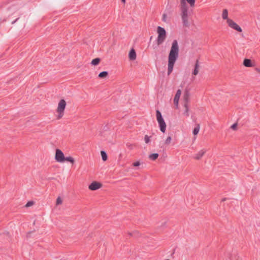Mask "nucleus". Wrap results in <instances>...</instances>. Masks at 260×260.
I'll use <instances>...</instances> for the list:
<instances>
[{"label": "nucleus", "instance_id": "1", "mask_svg": "<svg viewBox=\"0 0 260 260\" xmlns=\"http://www.w3.org/2000/svg\"><path fill=\"white\" fill-rule=\"evenodd\" d=\"M179 48L178 43L176 40H174L172 43L171 47L168 55V75H170L173 71L175 63L179 56Z\"/></svg>", "mask_w": 260, "mask_h": 260}, {"label": "nucleus", "instance_id": "2", "mask_svg": "<svg viewBox=\"0 0 260 260\" xmlns=\"http://www.w3.org/2000/svg\"><path fill=\"white\" fill-rule=\"evenodd\" d=\"M54 158L58 163H63L64 161H68L72 165L75 163V159L73 157L71 156L65 157L63 152L59 149L55 150Z\"/></svg>", "mask_w": 260, "mask_h": 260}, {"label": "nucleus", "instance_id": "3", "mask_svg": "<svg viewBox=\"0 0 260 260\" xmlns=\"http://www.w3.org/2000/svg\"><path fill=\"white\" fill-rule=\"evenodd\" d=\"M157 37L156 42L158 45L162 44L167 38V32L165 29L161 26H158L156 29Z\"/></svg>", "mask_w": 260, "mask_h": 260}, {"label": "nucleus", "instance_id": "4", "mask_svg": "<svg viewBox=\"0 0 260 260\" xmlns=\"http://www.w3.org/2000/svg\"><path fill=\"white\" fill-rule=\"evenodd\" d=\"M66 106L67 103L64 100L61 99L59 101L56 109V118L57 119H60L63 116Z\"/></svg>", "mask_w": 260, "mask_h": 260}, {"label": "nucleus", "instance_id": "5", "mask_svg": "<svg viewBox=\"0 0 260 260\" xmlns=\"http://www.w3.org/2000/svg\"><path fill=\"white\" fill-rule=\"evenodd\" d=\"M156 117L160 131L163 133H165L167 127L166 123L161 115L160 112L158 110L156 111Z\"/></svg>", "mask_w": 260, "mask_h": 260}, {"label": "nucleus", "instance_id": "6", "mask_svg": "<svg viewBox=\"0 0 260 260\" xmlns=\"http://www.w3.org/2000/svg\"><path fill=\"white\" fill-rule=\"evenodd\" d=\"M181 18L184 25H188V7L181 6Z\"/></svg>", "mask_w": 260, "mask_h": 260}, {"label": "nucleus", "instance_id": "7", "mask_svg": "<svg viewBox=\"0 0 260 260\" xmlns=\"http://www.w3.org/2000/svg\"><path fill=\"white\" fill-rule=\"evenodd\" d=\"M226 24L231 28L234 29L238 32H242L243 31L241 27L232 19L228 20Z\"/></svg>", "mask_w": 260, "mask_h": 260}, {"label": "nucleus", "instance_id": "8", "mask_svg": "<svg viewBox=\"0 0 260 260\" xmlns=\"http://www.w3.org/2000/svg\"><path fill=\"white\" fill-rule=\"evenodd\" d=\"M181 92L182 91L180 89H178L175 95L173 102L176 109H178L179 101L181 95Z\"/></svg>", "mask_w": 260, "mask_h": 260}, {"label": "nucleus", "instance_id": "9", "mask_svg": "<svg viewBox=\"0 0 260 260\" xmlns=\"http://www.w3.org/2000/svg\"><path fill=\"white\" fill-rule=\"evenodd\" d=\"M102 184L97 181H93L88 186V188L91 190H96L102 187Z\"/></svg>", "mask_w": 260, "mask_h": 260}, {"label": "nucleus", "instance_id": "10", "mask_svg": "<svg viewBox=\"0 0 260 260\" xmlns=\"http://www.w3.org/2000/svg\"><path fill=\"white\" fill-rule=\"evenodd\" d=\"M206 151L207 150L205 148L201 149L194 155V159L198 160L201 159L206 153Z\"/></svg>", "mask_w": 260, "mask_h": 260}, {"label": "nucleus", "instance_id": "11", "mask_svg": "<svg viewBox=\"0 0 260 260\" xmlns=\"http://www.w3.org/2000/svg\"><path fill=\"white\" fill-rule=\"evenodd\" d=\"M143 164V163L141 159L136 160L132 164V168L135 170H139Z\"/></svg>", "mask_w": 260, "mask_h": 260}, {"label": "nucleus", "instance_id": "12", "mask_svg": "<svg viewBox=\"0 0 260 260\" xmlns=\"http://www.w3.org/2000/svg\"><path fill=\"white\" fill-rule=\"evenodd\" d=\"M186 3L192 7L194 6L195 0H180V6H188Z\"/></svg>", "mask_w": 260, "mask_h": 260}, {"label": "nucleus", "instance_id": "13", "mask_svg": "<svg viewBox=\"0 0 260 260\" xmlns=\"http://www.w3.org/2000/svg\"><path fill=\"white\" fill-rule=\"evenodd\" d=\"M137 54L134 49H131L128 53V58L130 60H135L136 59Z\"/></svg>", "mask_w": 260, "mask_h": 260}, {"label": "nucleus", "instance_id": "14", "mask_svg": "<svg viewBox=\"0 0 260 260\" xmlns=\"http://www.w3.org/2000/svg\"><path fill=\"white\" fill-rule=\"evenodd\" d=\"M243 65L246 67H253L254 64L253 61L250 59H244L243 60Z\"/></svg>", "mask_w": 260, "mask_h": 260}, {"label": "nucleus", "instance_id": "15", "mask_svg": "<svg viewBox=\"0 0 260 260\" xmlns=\"http://www.w3.org/2000/svg\"><path fill=\"white\" fill-rule=\"evenodd\" d=\"M200 71V65L199 63V61L197 60L195 64H194V68L193 71L192 72V75L193 76H197Z\"/></svg>", "mask_w": 260, "mask_h": 260}, {"label": "nucleus", "instance_id": "16", "mask_svg": "<svg viewBox=\"0 0 260 260\" xmlns=\"http://www.w3.org/2000/svg\"><path fill=\"white\" fill-rule=\"evenodd\" d=\"M172 141V138L171 136H168L164 140L163 142H160V145H169L171 144Z\"/></svg>", "mask_w": 260, "mask_h": 260}, {"label": "nucleus", "instance_id": "17", "mask_svg": "<svg viewBox=\"0 0 260 260\" xmlns=\"http://www.w3.org/2000/svg\"><path fill=\"white\" fill-rule=\"evenodd\" d=\"M189 94L188 91H186L183 95V104L188 105L189 101Z\"/></svg>", "mask_w": 260, "mask_h": 260}, {"label": "nucleus", "instance_id": "18", "mask_svg": "<svg viewBox=\"0 0 260 260\" xmlns=\"http://www.w3.org/2000/svg\"><path fill=\"white\" fill-rule=\"evenodd\" d=\"M222 18L223 20H226V22H228V20H230L231 19L228 17V11L226 9H224L222 11Z\"/></svg>", "mask_w": 260, "mask_h": 260}, {"label": "nucleus", "instance_id": "19", "mask_svg": "<svg viewBox=\"0 0 260 260\" xmlns=\"http://www.w3.org/2000/svg\"><path fill=\"white\" fill-rule=\"evenodd\" d=\"M183 107H184V112H183V115L186 117L189 116V108L188 105L185 104H183Z\"/></svg>", "mask_w": 260, "mask_h": 260}, {"label": "nucleus", "instance_id": "20", "mask_svg": "<svg viewBox=\"0 0 260 260\" xmlns=\"http://www.w3.org/2000/svg\"><path fill=\"white\" fill-rule=\"evenodd\" d=\"M158 153H152L149 155L148 158L151 160H155L158 158Z\"/></svg>", "mask_w": 260, "mask_h": 260}, {"label": "nucleus", "instance_id": "21", "mask_svg": "<svg viewBox=\"0 0 260 260\" xmlns=\"http://www.w3.org/2000/svg\"><path fill=\"white\" fill-rule=\"evenodd\" d=\"M200 130V126L199 124H197L196 127L193 128L192 133L194 136H197Z\"/></svg>", "mask_w": 260, "mask_h": 260}, {"label": "nucleus", "instance_id": "22", "mask_svg": "<svg viewBox=\"0 0 260 260\" xmlns=\"http://www.w3.org/2000/svg\"><path fill=\"white\" fill-rule=\"evenodd\" d=\"M101 59L99 58H96L92 60L91 64L92 66H95L98 65L100 62Z\"/></svg>", "mask_w": 260, "mask_h": 260}, {"label": "nucleus", "instance_id": "23", "mask_svg": "<svg viewBox=\"0 0 260 260\" xmlns=\"http://www.w3.org/2000/svg\"><path fill=\"white\" fill-rule=\"evenodd\" d=\"M101 154L103 161H106L107 160V155L104 151H101Z\"/></svg>", "mask_w": 260, "mask_h": 260}, {"label": "nucleus", "instance_id": "24", "mask_svg": "<svg viewBox=\"0 0 260 260\" xmlns=\"http://www.w3.org/2000/svg\"><path fill=\"white\" fill-rule=\"evenodd\" d=\"M107 76H108V72L106 71L102 72L99 74V77L100 78H106Z\"/></svg>", "mask_w": 260, "mask_h": 260}, {"label": "nucleus", "instance_id": "25", "mask_svg": "<svg viewBox=\"0 0 260 260\" xmlns=\"http://www.w3.org/2000/svg\"><path fill=\"white\" fill-rule=\"evenodd\" d=\"M151 140V136H149L148 135H145V137H144V141H145V143L148 144L150 142Z\"/></svg>", "mask_w": 260, "mask_h": 260}, {"label": "nucleus", "instance_id": "26", "mask_svg": "<svg viewBox=\"0 0 260 260\" xmlns=\"http://www.w3.org/2000/svg\"><path fill=\"white\" fill-rule=\"evenodd\" d=\"M62 203V199L60 197H58L57 198L56 201V205L57 206H58V205H61Z\"/></svg>", "mask_w": 260, "mask_h": 260}, {"label": "nucleus", "instance_id": "27", "mask_svg": "<svg viewBox=\"0 0 260 260\" xmlns=\"http://www.w3.org/2000/svg\"><path fill=\"white\" fill-rule=\"evenodd\" d=\"M255 71L259 75H260V64L258 66H257L255 69H254Z\"/></svg>", "mask_w": 260, "mask_h": 260}, {"label": "nucleus", "instance_id": "28", "mask_svg": "<svg viewBox=\"0 0 260 260\" xmlns=\"http://www.w3.org/2000/svg\"><path fill=\"white\" fill-rule=\"evenodd\" d=\"M167 14H163L162 18V21L164 22H167Z\"/></svg>", "mask_w": 260, "mask_h": 260}, {"label": "nucleus", "instance_id": "29", "mask_svg": "<svg viewBox=\"0 0 260 260\" xmlns=\"http://www.w3.org/2000/svg\"><path fill=\"white\" fill-rule=\"evenodd\" d=\"M34 204L33 202H28L25 205L26 207L31 206Z\"/></svg>", "mask_w": 260, "mask_h": 260}, {"label": "nucleus", "instance_id": "30", "mask_svg": "<svg viewBox=\"0 0 260 260\" xmlns=\"http://www.w3.org/2000/svg\"><path fill=\"white\" fill-rule=\"evenodd\" d=\"M237 124L235 123L231 126V128H232L233 129H235L237 127Z\"/></svg>", "mask_w": 260, "mask_h": 260}, {"label": "nucleus", "instance_id": "31", "mask_svg": "<svg viewBox=\"0 0 260 260\" xmlns=\"http://www.w3.org/2000/svg\"><path fill=\"white\" fill-rule=\"evenodd\" d=\"M121 1L124 4L125 3V0H121Z\"/></svg>", "mask_w": 260, "mask_h": 260}]
</instances>
